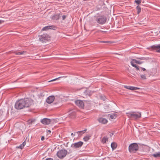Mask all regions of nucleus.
<instances>
[{
  "label": "nucleus",
  "instance_id": "dca6fc26",
  "mask_svg": "<svg viewBox=\"0 0 160 160\" xmlns=\"http://www.w3.org/2000/svg\"><path fill=\"white\" fill-rule=\"evenodd\" d=\"M59 16L58 14H54L52 16V19L54 20H56L59 19Z\"/></svg>",
  "mask_w": 160,
  "mask_h": 160
},
{
  "label": "nucleus",
  "instance_id": "9d476101",
  "mask_svg": "<svg viewBox=\"0 0 160 160\" xmlns=\"http://www.w3.org/2000/svg\"><path fill=\"white\" fill-rule=\"evenodd\" d=\"M75 104L79 107L82 108L84 107V103L82 101L77 100L75 101Z\"/></svg>",
  "mask_w": 160,
  "mask_h": 160
},
{
  "label": "nucleus",
  "instance_id": "ea45409f",
  "mask_svg": "<svg viewBox=\"0 0 160 160\" xmlns=\"http://www.w3.org/2000/svg\"><path fill=\"white\" fill-rule=\"evenodd\" d=\"M2 22V21L0 20V24H1Z\"/></svg>",
  "mask_w": 160,
  "mask_h": 160
},
{
  "label": "nucleus",
  "instance_id": "c85d7f7f",
  "mask_svg": "<svg viewBox=\"0 0 160 160\" xmlns=\"http://www.w3.org/2000/svg\"><path fill=\"white\" fill-rule=\"evenodd\" d=\"M100 99L103 101H105L106 100V98L104 95H101L100 96Z\"/></svg>",
  "mask_w": 160,
  "mask_h": 160
},
{
  "label": "nucleus",
  "instance_id": "a19ab883",
  "mask_svg": "<svg viewBox=\"0 0 160 160\" xmlns=\"http://www.w3.org/2000/svg\"><path fill=\"white\" fill-rule=\"evenodd\" d=\"M104 42V41H101L100 42H102V43H103V42Z\"/></svg>",
  "mask_w": 160,
  "mask_h": 160
},
{
  "label": "nucleus",
  "instance_id": "ddd939ff",
  "mask_svg": "<svg viewBox=\"0 0 160 160\" xmlns=\"http://www.w3.org/2000/svg\"><path fill=\"white\" fill-rule=\"evenodd\" d=\"M56 28V27L53 25L43 27L42 29V31H47L48 29H54Z\"/></svg>",
  "mask_w": 160,
  "mask_h": 160
},
{
  "label": "nucleus",
  "instance_id": "7c9ffc66",
  "mask_svg": "<svg viewBox=\"0 0 160 160\" xmlns=\"http://www.w3.org/2000/svg\"><path fill=\"white\" fill-rule=\"evenodd\" d=\"M140 77L142 79H145L146 78V77L145 75H141Z\"/></svg>",
  "mask_w": 160,
  "mask_h": 160
},
{
  "label": "nucleus",
  "instance_id": "2eb2a0df",
  "mask_svg": "<svg viewBox=\"0 0 160 160\" xmlns=\"http://www.w3.org/2000/svg\"><path fill=\"white\" fill-rule=\"evenodd\" d=\"M68 115L71 118H73L75 116V113L72 110L68 112Z\"/></svg>",
  "mask_w": 160,
  "mask_h": 160
},
{
  "label": "nucleus",
  "instance_id": "58836bf2",
  "mask_svg": "<svg viewBox=\"0 0 160 160\" xmlns=\"http://www.w3.org/2000/svg\"><path fill=\"white\" fill-rule=\"evenodd\" d=\"M141 68L143 71H145L146 70V69L143 68Z\"/></svg>",
  "mask_w": 160,
  "mask_h": 160
},
{
  "label": "nucleus",
  "instance_id": "1a4fd4ad",
  "mask_svg": "<svg viewBox=\"0 0 160 160\" xmlns=\"http://www.w3.org/2000/svg\"><path fill=\"white\" fill-rule=\"evenodd\" d=\"M51 122V120L47 118H44L41 120V123L45 125H48Z\"/></svg>",
  "mask_w": 160,
  "mask_h": 160
},
{
  "label": "nucleus",
  "instance_id": "7ed1b4c3",
  "mask_svg": "<svg viewBox=\"0 0 160 160\" xmlns=\"http://www.w3.org/2000/svg\"><path fill=\"white\" fill-rule=\"evenodd\" d=\"M139 147L138 144L136 143L131 144L128 147V150L131 153H134L138 150Z\"/></svg>",
  "mask_w": 160,
  "mask_h": 160
},
{
  "label": "nucleus",
  "instance_id": "bb28decb",
  "mask_svg": "<svg viewBox=\"0 0 160 160\" xmlns=\"http://www.w3.org/2000/svg\"><path fill=\"white\" fill-rule=\"evenodd\" d=\"M117 117V115L115 114H113L111 115L110 116V117L111 119H115Z\"/></svg>",
  "mask_w": 160,
  "mask_h": 160
},
{
  "label": "nucleus",
  "instance_id": "aec40b11",
  "mask_svg": "<svg viewBox=\"0 0 160 160\" xmlns=\"http://www.w3.org/2000/svg\"><path fill=\"white\" fill-rule=\"evenodd\" d=\"M87 130V129H85L83 131H78L76 133H78V136H81L84 133L85 131H86Z\"/></svg>",
  "mask_w": 160,
  "mask_h": 160
},
{
  "label": "nucleus",
  "instance_id": "473e14b6",
  "mask_svg": "<svg viewBox=\"0 0 160 160\" xmlns=\"http://www.w3.org/2000/svg\"><path fill=\"white\" fill-rule=\"evenodd\" d=\"M61 77H58V78H55V79H53V80H51V81H49V82H52V81H55V80H57L58 79H59V78H61Z\"/></svg>",
  "mask_w": 160,
  "mask_h": 160
},
{
  "label": "nucleus",
  "instance_id": "c9c22d12",
  "mask_svg": "<svg viewBox=\"0 0 160 160\" xmlns=\"http://www.w3.org/2000/svg\"><path fill=\"white\" fill-rule=\"evenodd\" d=\"M103 43H111V42L110 41H104Z\"/></svg>",
  "mask_w": 160,
  "mask_h": 160
},
{
  "label": "nucleus",
  "instance_id": "2f4dec72",
  "mask_svg": "<svg viewBox=\"0 0 160 160\" xmlns=\"http://www.w3.org/2000/svg\"><path fill=\"white\" fill-rule=\"evenodd\" d=\"M136 58L138 59H140L141 60H146V58H145L142 57V58Z\"/></svg>",
  "mask_w": 160,
  "mask_h": 160
},
{
  "label": "nucleus",
  "instance_id": "f8f14e48",
  "mask_svg": "<svg viewBox=\"0 0 160 160\" xmlns=\"http://www.w3.org/2000/svg\"><path fill=\"white\" fill-rule=\"evenodd\" d=\"M55 98L53 96H51L48 97L47 99V102L49 104L52 103L54 100Z\"/></svg>",
  "mask_w": 160,
  "mask_h": 160
},
{
  "label": "nucleus",
  "instance_id": "a878e982",
  "mask_svg": "<svg viewBox=\"0 0 160 160\" xmlns=\"http://www.w3.org/2000/svg\"><path fill=\"white\" fill-rule=\"evenodd\" d=\"M35 122V120L34 119H29L28 121V123L29 124H32L34 123Z\"/></svg>",
  "mask_w": 160,
  "mask_h": 160
},
{
  "label": "nucleus",
  "instance_id": "37998d69",
  "mask_svg": "<svg viewBox=\"0 0 160 160\" xmlns=\"http://www.w3.org/2000/svg\"><path fill=\"white\" fill-rule=\"evenodd\" d=\"M71 135H73V133H72Z\"/></svg>",
  "mask_w": 160,
  "mask_h": 160
},
{
  "label": "nucleus",
  "instance_id": "4c0bfd02",
  "mask_svg": "<svg viewBox=\"0 0 160 160\" xmlns=\"http://www.w3.org/2000/svg\"><path fill=\"white\" fill-rule=\"evenodd\" d=\"M90 91L89 90H86V92L87 93V94H88V92H90Z\"/></svg>",
  "mask_w": 160,
  "mask_h": 160
},
{
  "label": "nucleus",
  "instance_id": "f257e3e1",
  "mask_svg": "<svg viewBox=\"0 0 160 160\" xmlns=\"http://www.w3.org/2000/svg\"><path fill=\"white\" fill-rule=\"evenodd\" d=\"M33 104V100L31 99H22L16 102L15 104V108L17 110H20L25 108L30 107Z\"/></svg>",
  "mask_w": 160,
  "mask_h": 160
},
{
  "label": "nucleus",
  "instance_id": "f03ea898",
  "mask_svg": "<svg viewBox=\"0 0 160 160\" xmlns=\"http://www.w3.org/2000/svg\"><path fill=\"white\" fill-rule=\"evenodd\" d=\"M126 114L129 118L134 119H137L141 117V113L139 112H129L126 113Z\"/></svg>",
  "mask_w": 160,
  "mask_h": 160
},
{
  "label": "nucleus",
  "instance_id": "e433bc0d",
  "mask_svg": "<svg viewBox=\"0 0 160 160\" xmlns=\"http://www.w3.org/2000/svg\"><path fill=\"white\" fill-rule=\"evenodd\" d=\"M44 136H42L41 138V140L43 141L44 140Z\"/></svg>",
  "mask_w": 160,
  "mask_h": 160
},
{
  "label": "nucleus",
  "instance_id": "0eeeda50",
  "mask_svg": "<svg viewBox=\"0 0 160 160\" xmlns=\"http://www.w3.org/2000/svg\"><path fill=\"white\" fill-rule=\"evenodd\" d=\"M83 144V142L82 141L72 143L71 146V147L73 149H77L81 148Z\"/></svg>",
  "mask_w": 160,
  "mask_h": 160
},
{
  "label": "nucleus",
  "instance_id": "c756f323",
  "mask_svg": "<svg viewBox=\"0 0 160 160\" xmlns=\"http://www.w3.org/2000/svg\"><path fill=\"white\" fill-rule=\"evenodd\" d=\"M135 2L137 4H140L141 2V0H136L135 1Z\"/></svg>",
  "mask_w": 160,
  "mask_h": 160
},
{
  "label": "nucleus",
  "instance_id": "9b49d317",
  "mask_svg": "<svg viewBox=\"0 0 160 160\" xmlns=\"http://www.w3.org/2000/svg\"><path fill=\"white\" fill-rule=\"evenodd\" d=\"M98 120L100 123L102 124H105L107 123L108 122L107 119L102 117L98 118Z\"/></svg>",
  "mask_w": 160,
  "mask_h": 160
},
{
  "label": "nucleus",
  "instance_id": "a211bd4d",
  "mask_svg": "<svg viewBox=\"0 0 160 160\" xmlns=\"http://www.w3.org/2000/svg\"><path fill=\"white\" fill-rule=\"evenodd\" d=\"M26 52L25 51H21V52H14V53L17 55H21L24 54V53H26Z\"/></svg>",
  "mask_w": 160,
  "mask_h": 160
},
{
  "label": "nucleus",
  "instance_id": "393cba45",
  "mask_svg": "<svg viewBox=\"0 0 160 160\" xmlns=\"http://www.w3.org/2000/svg\"><path fill=\"white\" fill-rule=\"evenodd\" d=\"M26 143L25 142V141L22 144H21L19 147H18V148H19L21 149H22L24 146L26 145Z\"/></svg>",
  "mask_w": 160,
  "mask_h": 160
},
{
  "label": "nucleus",
  "instance_id": "b1692460",
  "mask_svg": "<svg viewBox=\"0 0 160 160\" xmlns=\"http://www.w3.org/2000/svg\"><path fill=\"white\" fill-rule=\"evenodd\" d=\"M136 9L137 10V14H139L141 11V7L139 6H138L136 7Z\"/></svg>",
  "mask_w": 160,
  "mask_h": 160
},
{
  "label": "nucleus",
  "instance_id": "20e7f679",
  "mask_svg": "<svg viewBox=\"0 0 160 160\" xmlns=\"http://www.w3.org/2000/svg\"><path fill=\"white\" fill-rule=\"evenodd\" d=\"M67 154V151L66 150L62 149L57 152V155L60 159H62L66 156Z\"/></svg>",
  "mask_w": 160,
  "mask_h": 160
},
{
  "label": "nucleus",
  "instance_id": "6e6552de",
  "mask_svg": "<svg viewBox=\"0 0 160 160\" xmlns=\"http://www.w3.org/2000/svg\"><path fill=\"white\" fill-rule=\"evenodd\" d=\"M150 48L152 51L155 50L157 52L160 53V44L152 46H150Z\"/></svg>",
  "mask_w": 160,
  "mask_h": 160
},
{
  "label": "nucleus",
  "instance_id": "423d86ee",
  "mask_svg": "<svg viewBox=\"0 0 160 160\" xmlns=\"http://www.w3.org/2000/svg\"><path fill=\"white\" fill-rule=\"evenodd\" d=\"M49 36L47 34H43L39 37V40L42 43L46 42L49 39Z\"/></svg>",
  "mask_w": 160,
  "mask_h": 160
},
{
  "label": "nucleus",
  "instance_id": "5701e85b",
  "mask_svg": "<svg viewBox=\"0 0 160 160\" xmlns=\"http://www.w3.org/2000/svg\"><path fill=\"white\" fill-rule=\"evenodd\" d=\"M132 61H133L134 63L138 64H141L143 63V62L139 61L135 59H132Z\"/></svg>",
  "mask_w": 160,
  "mask_h": 160
},
{
  "label": "nucleus",
  "instance_id": "412c9836",
  "mask_svg": "<svg viewBox=\"0 0 160 160\" xmlns=\"http://www.w3.org/2000/svg\"><path fill=\"white\" fill-rule=\"evenodd\" d=\"M108 138L107 136H104L102 139V142L104 143L108 141Z\"/></svg>",
  "mask_w": 160,
  "mask_h": 160
},
{
  "label": "nucleus",
  "instance_id": "cd10ccee",
  "mask_svg": "<svg viewBox=\"0 0 160 160\" xmlns=\"http://www.w3.org/2000/svg\"><path fill=\"white\" fill-rule=\"evenodd\" d=\"M90 136H86L83 138V139L85 141H87L90 139Z\"/></svg>",
  "mask_w": 160,
  "mask_h": 160
},
{
  "label": "nucleus",
  "instance_id": "79ce46f5",
  "mask_svg": "<svg viewBox=\"0 0 160 160\" xmlns=\"http://www.w3.org/2000/svg\"><path fill=\"white\" fill-rule=\"evenodd\" d=\"M48 132H51V131H50V130H49L48 131Z\"/></svg>",
  "mask_w": 160,
  "mask_h": 160
},
{
  "label": "nucleus",
  "instance_id": "6ab92c4d",
  "mask_svg": "<svg viewBox=\"0 0 160 160\" xmlns=\"http://www.w3.org/2000/svg\"><path fill=\"white\" fill-rule=\"evenodd\" d=\"M130 62H131V65L133 67L136 68V69L137 70H139V68H138V66H137L136 64H135L134 63V62L133 61H131Z\"/></svg>",
  "mask_w": 160,
  "mask_h": 160
},
{
  "label": "nucleus",
  "instance_id": "72a5a7b5",
  "mask_svg": "<svg viewBox=\"0 0 160 160\" xmlns=\"http://www.w3.org/2000/svg\"><path fill=\"white\" fill-rule=\"evenodd\" d=\"M45 160H53V159L52 158H46Z\"/></svg>",
  "mask_w": 160,
  "mask_h": 160
},
{
  "label": "nucleus",
  "instance_id": "39448f33",
  "mask_svg": "<svg viewBox=\"0 0 160 160\" xmlns=\"http://www.w3.org/2000/svg\"><path fill=\"white\" fill-rule=\"evenodd\" d=\"M107 20L106 17L104 16H100L97 17L96 19V21L97 22L101 24H104Z\"/></svg>",
  "mask_w": 160,
  "mask_h": 160
},
{
  "label": "nucleus",
  "instance_id": "4468645a",
  "mask_svg": "<svg viewBox=\"0 0 160 160\" xmlns=\"http://www.w3.org/2000/svg\"><path fill=\"white\" fill-rule=\"evenodd\" d=\"M124 87L125 88L129 89L130 90H139L140 89V88H139L130 86H124Z\"/></svg>",
  "mask_w": 160,
  "mask_h": 160
},
{
  "label": "nucleus",
  "instance_id": "f3484780",
  "mask_svg": "<svg viewBox=\"0 0 160 160\" xmlns=\"http://www.w3.org/2000/svg\"><path fill=\"white\" fill-rule=\"evenodd\" d=\"M111 147L112 150H114L117 147V144L115 142H112L111 144Z\"/></svg>",
  "mask_w": 160,
  "mask_h": 160
},
{
  "label": "nucleus",
  "instance_id": "f704fd0d",
  "mask_svg": "<svg viewBox=\"0 0 160 160\" xmlns=\"http://www.w3.org/2000/svg\"><path fill=\"white\" fill-rule=\"evenodd\" d=\"M66 18V16L65 15H63L62 16V20H64L65 18Z\"/></svg>",
  "mask_w": 160,
  "mask_h": 160
},
{
  "label": "nucleus",
  "instance_id": "4be33fe9",
  "mask_svg": "<svg viewBox=\"0 0 160 160\" xmlns=\"http://www.w3.org/2000/svg\"><path fill=\"white\" fill-rule=\"evenodd\" d=\"M152 155L155 158L160 157V152H157L153 154Z\"/></svg>",
  "mask_w": 160,
  "mask_h": 160
}]
</instances>
